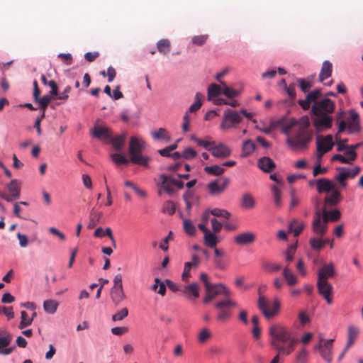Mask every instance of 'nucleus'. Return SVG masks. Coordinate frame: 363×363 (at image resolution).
Masks as SVG:
<instances>
[{
  "instance_id": "1",
  "label": "nucleus",
  "mask_w": 363,
  "mask_h": 363,
  "mask_svg": "<svg viewBox=\"0 0 363 363\" xmlns=\"http://www.w3.org/2000/svg\"><path fill=\"white\" fill-rule=\"evenodd\" d=\"M272 346L283 355L290 354L295 349L297 340L291 332L280 324L272 325L269 328Z\"/></svg>"
},
{
  "instance_id": "2",
  "label": "nucleus",
  "mask_w": 363,
  "mask_h": 363,
  "mask_svg": "<svg viewBox=\"0 0 363 363\" xmlns=\"http://www.w3.org/2000/svg\"><path fill=\"white\" fill-rule=\"evenodd\" d=\"M301 125L294 138H288L286 143L292 148H304L312 140L313 130H309V119L303 116L300 119Z\"/></svg>"
},
{
  "instance_id": "3",
  "label": "nucleus",
  "mask_w": 363,
  "mask_h": 363,
  "mask_svg": "<svg viewBox=\"0 0 363 363\" xmlns=\"http://www.w3.org/2000/svg\"><path fill=\"white\" fill-rule=\"evenodd\" d=\"M146 144L143 140H140L136 137H131L129 143L128 153L130 156V161L135 164L148 167L150 157L142 155V151L145 149Z\"/></svg>"
},
{
  "instance_id": "4",
  "label": "nucleus",
  "mask_w": 363,
  "mask_h": 363,
  "mask_svg": "<svg viewBox=\"0 0 363 363\" xmlns=\"http://www.w3.org/2000/svg\"><path fill=\"white\" fill-rule=\"evenodd\" d=\"M257 306L259 310L267 319L273 318L280 308V303L277 299L270 303L264 296L259 297Z\"/></svg>"
},
{
  "instance_id": "5",
  "label": "nucleus",
  "mask_w": 363,
  "mask_h": 363,
  "mask_svg": "<svg viewBox=\"0 0 363 363\" xmlns=\"http://www.w3.org/2000/svg\"><path fill=\"white\" fill-rule=\"evenodd\" d=\"M242 120L240 114L235 110L227 108L223 116L222 122L220 124V128L223 130H227L235 127L241 123Z\"/></svg>"
},
{
  "instance_id": "6",
  "label": "nucleus",
  "mask_w": 363,
  "mask_h": 363,
  "mask_svg": "<svg viewBox=\"0 0 363 363\" xmlns=\"http://www.w3.org/2000/svg\"><path fill=\"white\" fill-rule=\"evenodd\" d=\"M335 104L333 101L325 97L313 104L311 113H319L330 115L335 111Z\"/></svg>"
},
{
  "instance_id": "7",
  "label": "nucleus",
  "mask_w": 363,
  "mask_h": 363,
  "mask_svg": "<svg viewBox=\"0 0 363 363\" xmlns=\"http://www.w3.org/2000/svg\"><path fill=\"white\" fill-rule=\"evenodd\" d=\"M235 306L236 303L228 298L216 302L214 306L220 310L217 314V319L222 322L226 321L231 316V313L228 308Z\"/></svg>"
},
{
  "instance_id": "8",
  "label": "nucleus",
  "mask_w": 363,
  "mask_h": 363,
  "mask_svg": "<svg viewBox=\"0 0 363 363\" xmlns=\"http://www.w3.org/2000/svg\"><path fill=\"white\" fill-rule=\"evenodd\" d=\"M313 117V125L318 133L332 127L333 117L328 114L311 113Z\"/></svg>"
},
{
  "instance_id": "9",
  "label": "nucleus",
  "mask_w": 363,
  "mask_h": 363,
  "mask_svg": "<svg viewBox=\"0 0 363 363\" xmlns=\"http://www.w3.org/2000/svg\"><path fill=\"white\" fill-rule=\"evenodd\" d=\"M320 135L317 136L316 138V150H317V161H320L321 162V160L323 156L329 152L333 147L334 146L333 138L331 135H327L325 136L324 143H326L327 147H322V142L320 140Z\"/></svg>"
},
{
  "instance_id": "10",
  "label": "nucleus",
  "mask_w": 363,
  "mask_h": 363,
  "mask_svg": "<svg viewBox=\"0 0 363 363\" xmlns=\"http://www.w3.org/2000/svg\"><path fill=\"white\" fill-rule=\"evenodd\" d=\"M92 137L99 140H104L107 143L111 138V130L104 125L96 124L91 130Z\"/></svg>"
},
{
  "instance_id": "11",
  "label": "nucleus",
  "mask_w": 363,
  "mask_h": 363,
  "mask_svg": "<svg viewBox=\"0 0 363 363\" xmlns=\"http://www.w3.org/2000/svg\"><path fill=\"white\" fill-rule=\"evenodd\" d=\"M211 155L216 158L225 159L231 155V149L223 143L216 144L214 143L210 149Z\"/></svg>"
},
{
  "instance_id": "12",
  "label": "nucleus",
  "mask_w": 363,
  "mask_h": 363,
  "mask_svg": "<svg viewBox=\"0 0 363 363\" xmlns=\"http://www.w3.org/2000/svg\"><path fill=\"white\" fill-rule=\"evenodd\" d=\"M12 337L10 333L6 330H0V354L4 355L10 354L14 347H8L11 342Z\"/></svg>"
},
{
  "instance_id": "13",
  "label": "nucleus",
  "mask_w": 363,
  "mask_h": 363,
  "mask_svg": "<svg viewBox=\"0 0 363 363\" xmlns=\"http://www.w3.org/2000/svg\"><path fill=\"white\" fill-rule=\"evenodd\" d=\"M316 184V189L319 194L329 193L335 189V183L327 178H319L313 181ZM313 182H310L311 185Z\"/></svg>"
},
{
  "instance_id": "14",
  "label": "nucleus",
  "mask_w": 363,
  "mask_h": 363,
  "mask_svg": "<svg viewBox=\"0 0 363 363\" xmlns=\"http://www.w3.org/2000/svg\"><path fill=\"white\" fill-rule=\"evenodd\" d=\"M318 293L321 295L328 304H331L333 299L330 296L333 291V286L328 281H317Z\"/></svg>"
},
{
  "instance_id": "15",
  "label": "nucleus",
  "mask_w": 363,
  "mask_h": 363,
  "mask_svg": "<svg viewBox=\"0 0 363 363\" xmlns=\"http://www.w3.org/2000/svg\"><path fill=\"white\" fill-rule=\"evenodd\" d=\"M334 264L332 262L325 264L318 272L317 281H328V279L335 275Z\"/></svg>"
},
{
  "instance_id": "16",
  "label": "nucleus",
  "mask_w": 363,
  "mask_h": 363,
  "mask_svg": "<svg viewBox=\"0 0 363 363\" xmlns=\"http://www.w3.org/2000/svg\"><path fill=\"white\" fill-rule=\"evenodd\" d=\"M255 235L252 232H244L234 238L235 242L238 245H247L255 242Z\"/></svg>"
},
{
  "instance_id": "17",
  "label": "nucleus",
  "mask_w": 363,
  "mask_h": 363,
  "mask_svg": "<svg viewBox=\"0 0 363 363\" xmlns=\"http://www.w3.org/2000/svg\"><path fill=\"white\" fill-rule=\"evenodd\" d=\"M337 170L339 172L337 179H347V177H355L359 173L361 169L359 166H355L352 169L345 167H339Z\"/></svg>"
},
{
  "instance_id": "18",
  "label": "nucleus",
  "mask_w": 363,
  "mask_h": 363,
  "mask_svg": "<svg viewBox=\"0 0 363 363\" xmlns=\"http://www.w3.org/2000/svg\"><path fill=\"white\" fill-rule=\"evenodd\" d=\"M206 296L203 298V303L207 304L216 296L220 294V287L218 284H211V285H206Z\"/></svg>"
},
{
  "instance_id": "19",
  "label": "nucleus",
  "mask_w": 363,
  "mask_h": 363,
  "mask_svg": "<svg viewBox=\"0 0 363 363\" xmlns=\"http://www.w3.org/2000/svg\"><path fill=\"white\" fill-rule=\"evenodd\" d=\"M333 339L327 340L323 343V347L320 350V354L323 359L327 362L330 363L332 362V350Z\"/></svg>"
},
{
  "instance_id": "20",
  "label": "nucleus",
  "mask_w": 363,
  "mask_h": 363,
  "mask_svg": "<svg viewBox=\"0 0 363 363\" xmlns=\"http://www.w3.org/2000/svg\"><path fill=\"white\" fill-rule=\"evenodd\" d=\"M191 262H187L184 264V269L182 274L183 281H187L191 277L190 270L192 267H196L199 265V259L196 255H193Z\"/></svg>"
},
{
  "instance_id": "21",
  "label": "nucleus",
  "mask_w": 363,
  "mask_h": 363,
  "mask_svg": "<svg viewBox=\"0 0 363 363\" xmlns=\"http://www.w3.org/2000/svg\"><path fill=\"white\" fill-rule=\"evenodd\" d=\"M184 294H186L188 298L193 301L199 296V286L196 282L191 283L184 286L182 291Z\"/></svg>"
},
{
  "instance_id": "22",
  "label": "nucleus",
  "mask_w": 363,
  "mask_h": 363,
  "mask_svg": "<svg viewBox=\"0 0 363 363\" xmlns=\"http://www.w3.org/2000/svg\"><path fill=\"white\" fill-rule=\"evenodd\" d=\"M257 163L259 168L267 173L271 172L276 167L274 162L269 157H261Z\"/></svg>"
},
{
  "instance_id": "23",
  "label": "nucleus",
  "mask_w": 363,
  "mask_h": 363,
  "mask_svg": "<svg viewBox=\"0 0 363 363\" xmlns=\"http://www.w3.org/2000/svg\"><path fill=\"white\" fill-rule=\"evenodd\" d=\"M111 298L116 306H118L125 298L123 287H112L111 289Z\"/></svg>"
},
{
  "instance_id": "24",
  "label": "nucleus",
  "mask_w": 363,
  "mask_h": 363,
  "mask_svg": "<svg viewBox=\"0 0 363 363\" xmlns=\"http://www.w3.org/2000/svg\"><path fill=\"white\" fill-rule=\"evenodd\" d=\"M327 222L313 220L312 222V231L318 236L324 235L328 230Z\"/></svg>"
},
{
  "instance_id": "25",
  "label": "nucleus",
  "mask_w": 363,
  "mask_h": 363,
  "mask_svg": "<svg viewBox=\"0 0 363 363\" xmlns=\"http://www.w3.org/2000/svg\"><path fill=\"white\" fill-rule=\"evenodd\" d=\"M331 192V194L327 196L324 199L325 205L335 206L340 203L342 199L340 192L335 188Z\"/></svg>"
},
{
  "instance_id": "26",
  "label": "nucleus",
  "mask_w": 363,
  "mask_h": 363,
  "mask_svg": "<svg viewBox=\"0 0 363 363\" xmlns=\"http://www.w3.org/2000/svg\"><path fill=\"white\" fill-rule=\"evenodd\" d=\"M125 134L113 136V133L111 134V138L108 140L107 143H111L113 147L116 151H121L125 142Z\"/></svg>"
},
{
  "instance_id": "27",
  "label": "nucleus",
  "mask_w": 363,
  "mask_h": 363,
  "mask_svg": "<svg viewBox=\"0 0 363 363\" xmlns=\"http://www.w3.org/2000/svg\"><path fill=\"white\" fill-rule=\"evenodd\" d=\"M332 66V63L328 60H325L323 62L321 70L319 74L320 82H322L331 76Z\"/></svg>"
},
{
  "instance_id": "28",
  "label": "nucleus",
  "mask_w": 363,
  "mask_h": 363,
  "mask_svg": "<svg viewBox=\"0 0 363 363\" xmlns=\"http://www.w3.org/2000/svg\"><path fill=\"white\" fill-rule=\"evenodd\" d=\"M223 86L220 84H216L215 83L211 84L208 88V100L213 101V98L218 97L222 94Z\"/></svg>"
},
{
  "instance_id": "29",
  "label": "nucleus",
  "mask_w": 363,
  "mask_h": 363,
  "mask_svg": "<svg viewBox=\"0 0 363 363\" xmlns=\"http://www.w3.org/2000/svg\"><path fill=\"white\" fill-rule=\"evenodd\" d=\"M220 84L223 86L222 94L229 99L238 97L240 94V91L234 89L228 86L225 82L220 81Z\"/></svg>"
},
{
  "instance_id": "30",
  "label": "nucleus",
  "mask_w": 363,
  "mask_h": 363,
  "mask_svg": "<svg viewBox=\"0 0 363 363\" xmlns=\"http://www.w3.org/2000/svg\"><path fill=\"white\" fill-rule=\"evenodd\" d=\"M203 242L205 245L208 247L213 248L218 242V238L216 233L209 231L203 236Z\"/></svg>"
},
{
  "instance_id": "31",
  "label": "nucleus",
  "mask_w": 363,
  "mask_h": 363,
  "mask_svg": "<svg viewBox=\"0 0 363 363\" xmlns=\"http://www.w3.org/2000/svg\"><path fill=\"white\" fill-rule=\"evenodd\" d=\"M305 228V224L303 221L294 219L289 225V230L290 232H293L294 236H298L302 232Z\"/></svg>"
},
{
  "instance_id": "32",
  "label": "nucleus",
  "mask_w": 363,
  "mask_h": 363,
  "mask_svg": "<svg viewBox=\"0 0 363 363\" xmlns=\"http://www.w3.org/2000/svg\"><path fill=\"white\" fill-rule=\"evenodd\" d=\"M255 144L250 139L242 143L241 157H246L251 155L255 150Z\"/></svg>"
},
{
  "instance_id": "33",
  "label": "nucleus",
  "mask_w": 363,
  "mask_h": 363,
  "mask_svg": "<svg viewBox=\"0 0 363 363\" xmlns=\"http://www.w3.org/2000/svg\"><path fill=\"white\" fill-rule=\"evenodd\" d=\"M7 189L14 199H18L21 194V189L17 179H12L7 184Z\"/></svg>"
},
{
  "instance_id": "34",
  "label": "nucleus",
  "mask_w": 363,
  "mask_h": 363,
  "mask_svg": "<svg viewBox=\"0 0 363 363\" xmlns=\"http://www.w3.org/2000/svg\"><path fill=\"white\" fill-rule=\"evenodd\" d=\"M282 275L289 286H294L298 282L296 277L291 272L288 267L284 268Z\"/></svg>"
},
{
  "instance_id": "35",
  "label": "nucleus",
  "mask_w": 363,
  "mask_h": 363,
  "mask_svg": "<svg viewBox=\"0 0 363 363\" xmlns=\"http://www.w3.org/2000/svg\"><path fill=\"white\" fill-rule=\"evenodd\" d=\"M241 206L246 209H251L255 206V201L252 196L248 193L244 194L241 199Z\"/></svg>"
},
{
  "instance_id": "36",
  "label": "nucleus",
  "mask_w": 363,
  "mask_h": 363,
  "mask_svg": "<svg viewBox=\"0 0 363 363\" xmlns=\"http://www.w3.org/2000/svg\"><path fill=\"white\" fill-rule=\"evenodd\" d=\"M58 302L53 299H48L44 301L43 302V308L45 311L49 314H54L57 309Z\"/></svg>"
},
{
  "instance_id": "37",
  "label": "nucleus",
  "mask_w": 363,
  "mask_h": 363,
  "mask_svg": "<svg viewBox=\"0 0 363 363\" xmlns=\"http://www.w3.org/2000/svg\"><path fill=\"white\" fill-rule=\"evenodd\" d=\"M204 171L209 175L220 176L225 172V168L221 165H212L204 167Z\"/></svg>"
},
{
  "instance_id": "38",
  "label": "nucleus",
  "mask_w": 363,
  "mask_h": 363,
  "mask_svg": "<svg viewBox=\"0 0 363 363\" xmlns=\"http://www.w3.org/2000/svg\"><path fill=\"white\" fill-rule=\"evenodd\" d=\"M208 189L211 195H216L222 193L225 189V186H219L218 180L216 179L208 184Z\"/></svg>"
},
{
  "instance_id": "39",
  "label": "nucleus",
  "mask_w": 363,
  "mask_h": 363,
  "mask_svg": "<svg viewBox=\"0 0 363 363\" xmlns=\"http://www.w3.org/2000/svg\"><path fill=\"white\" fill-rule=\"evenodd\" d=\"M171 44L167 39H161L157 43V50L164 55L168 53L170 50Z\"/></svg>"
},
{
  "instance_id": "40",
  "label": "nucleus",
  "mask_w": 363,
  "mask_h": 363,
  "mask_svg": "<svg viewBox=\"0 0 363 363\" xmlns=\"http://www.w3.org/2000/svg\"><path fill=\"white\" fill-rule=\"evenodd\" d=\"M21 320L18 325L19 329L22 330L32 324L33 318H30L25 311L21 312Z\"/></svg>"
},
{
  "instance_id": "41",
  "label": "nucleus",
  "mask_w": 363,
  "mask_h": 363,
  "mask_svg": "<svg viewBox=\"0 0 363 363\" xmlns=\"http://www.w3.org/2000/svg\"><path fill=\"white\" fill-rule=\"evenodd\" d=\"M361 125L359 120L350 121L347 126V132L349 134H355L360 131Z\"/></svg>"
},
{
  "instance_id": "42",
  "label": "nucleus",
  "mask_w": 363,
  "mask_h": 363,
  "mask_svg": "<svg viewBox=\"0 0 363 363\" xmlns=\"http://www.w3.org/2000/svg\"><path fill=\"white\" fill-rule=\"evenodd\" d=\"M52 95L45 94L43 97H38V99H34L35 102L39 104L40 108L41 110H45L48 106V104L52 101Z\"/></svg>"
},
{
  "instance_id": "43",
  "label": "nucleus",
  "mask_w": 363,
  "mask_h": 363,
  "mask_svg": "<svg viewBox=\"0 0 363 363\" xmlns=\"http://www.w3.org/2000/svg\"><path fill=\"white\" fill-rule=\"evenodd\" d=\"M341 217V213L338 209H333L328 211L326 213V222L328 223L329 221H337Z\"/></svg>"
},
{
  "instance_id": "44",
  "label": "nucleus",
  "mask_w": 363,
  "mask_h": 363,
  "mask_svg": "<svg viewBox=\"0 0 363 363\" xmlns=\"http://www.w3.org/2000/svg\"><path fill=\"white\" fill-rule=\"evenodd\" d=\"M272 192L274 198V203L277 208H280L282 205L281 192L276 186H272Z\"/></svg>"
},
{
  "instance_id": "45",
  "label": "nucleus",
  "mask_w": 363,
  "mask_h": 363,
  "mask_svg": "<svg viewBox=\"0 0 363 363\" xmlns=\"http://www.w3.org/2000/svg\"><path fill=\"white\" fill-rule=\"evenodd\" d=\"M311 247L314 250L319 251L324 247V242L320 238H311L309 240Z\"/></svg>"
},
{
  "instance_id": "46",
  "label": "nucleus",
  "mask_w": 363,
  "mask_h": 363,
  "mask_svg": "<svg viewBox=\"0 0 363 363\" xmlns=\"http://www.w3.org/2000/svg\"><path fill=\"white\" fill-rule=\"evenodd\" d=\"M113 162L116 164H128L129 161L124 155L113 153L111 155Z\"/></svg>"
},
{
  "instance_id": "47",
  "label": "nucleus",
  "mask_w": 363,
  "mask_h": 363,
  "mask_svg": "<svg viewBox=\"0 0 363 363\" xmlns=\"http://www.w3.org/2000/svg\"><path fill=\"white\" fill-rule=\"evenodd\" d=\"M176 207L173 201H167L162 207V212L168 215H173L175 213Z\"/></svg>"
},
{
  "instance_id": "48",
  "label": "nucleus",
  "mask_w": 363,
  "mask_h": 363,
  "mask_svg": "<svg viewBox=\"0 0 363 363\" xmlns=\"http://www.w3.org/2000/svg\"><path fill=\"white\" fill-rule=\"evenodd\" d=\"M101 217V213H91L89 216V222L88 223L87 228L89 229H92L96 226V225L99 223V220Z\"/></svg>"
},
{
  "instance_id": "49",
  "label": "nucleus",
  "mask_w": 363,
  "mask_h": 363,
  "mask_svg": "<svg viewBox=\"0 0 363 363\" xmlns=\"http://www.w3.org/2000/svg\"><path fill=\"white\" fill-rule=\"evenodd\" d=\"M262 267L265 270L271 273L278 272L281 269L280 264H272L267 261L263 262Z\"/></svg>"
},
{
  "instance_id": "50",
  "label": "nucleus",
  "mask_w": 363,
  "mask_h": 363,
  "mask_svg": "<svg viewBox=\"0 0 363 363\" xmlns=\"http://www.w3.org/2000/svg\"><path fill=\"white\" fill-rule=\"evenodd\" d=\"M184 229L185 232L189 235H194L196 230L194 225L190 220H184Z\"/></svg>"
},
{
  "instance_id": "51",
  "label": "nucleus",
  "mask_w": 363,
  "mask_h": 363,
  "mask_svg": "<svg viewBox=\"0 0 363 363\" xmlns=\"http://www.w3.org/2000/svg\"><path fill=\"white\" fill-rule=\"evenodd\" d=\"M211 214L216 217H223L226 219H229L230 217V213L228 211L217 208L211 210Z\"/></svg>"
},
{
  "instance_id": "52",
  "label": "nucleus",
  "mask_w": 363,
  "mask_h": 363,
  "mask_svg": "<svg viewBox=\"0 0 363 363\" xmlns=\"http://www.w3.org/2000/svg\"><path fill=\"white\" fill-rule=\"evenodd\" d=\"M128 315V310L126 308H123V309L118 311L116 313H115L112 316V320L114 322L122 320L125 317H127Z\"/></svg>"
},
{
  "instance_id": "53",
  "label": "nucleus",
  "mask_w": 363,
  "mask_h": 363,
  "mask_svg": "<svg viewBox=\"0 0 363 363\" xmlns=\"http://www.w3.org/2000/svg\"><path fill=\"white\" fill-rule=\"evenodd\" d=\"M196 155V151L190 147L185 148L182 152L183 158L187 160L194 158Z\"/></svg>"
},
{
  "instance_id": "54",
  "label": "nucleus",
  "mask_w": 363,
  "mask_h": 363,
  "mask_svg": "<svg viewBox=\"0 0 363 363\" xmlns=\"http://www.w3.org/2000/svg\"><path fill=\"white\" fill-rule=\"evenodd\" d=\"M208 38V35H195L192 38L191 42L194 45L201 46L206 43Z\"/></svg>"
},
{
  "instance_id": "55",
  "label": "nucleus",
  "mask_w": 363,
  "mask_h": 363,
  "mask_svg": "<svg viewBox=\"0 0 363 363\" xmlns=\"http://www.w3.org/2000/svg\"><path fill=\"white\" fill-rule=\"evenodd\" d=\"M298 82L299 83V86H300L301 90L303 93L308 92V89L313 86L312 82H307L303 78L298 79Z\"/></svg>"
},
{
  "instance_id": "56",
  "label": "nucleus",
  "mask_w": 363,
  "mask_h": 363,
  "mask_svg": "<svg viewBox=\"0 0 363 363\" xmlns=\"http://www.w3.org/2000/svg\"><path fill=\"white\" fill-rule=\"evenodd\" d=\"M327 171L328 168L325 167H322L321 162L320 161H317L313 170V175L316 177L318 174H325Z\"/></svg>"
},
{
  "instance_id": "57",
  "label": "nucleus",
  "mask_w": 363,
  "mask_h": 363,
  "mask_svg": "<svg viewBox=\"0 0 363 363\" xmlns=\"http://www.w3.org/2000/svg\"><path fill=\"white\" fill-rule=\"evenodd\" d=\"M321 96V91L319 89H313V91L308 93L306 95L307 99L311 102L315 101Z\"/></svg>"
},
{
  "instance_id": "58",
  "label": "nucleus",
  "mask_w": 363,
  "mask_h": 363,
  "mask_svg": "<svg viewBox=\"0 0 363 363\" xmlns=\"http://www.w3.org/2000/svg\"><path fill=\"white\" fill-rule=\"evenodd\" d=\"M326 213H327V209L325 207H324L321 210H317L315 212V216L313 220H323L324 222H326Z\"/></svg>"
},
{
  "instance_id": "59",
  "label": "nucleus",
  "mask_w": 363,
  "mask_h": 363,
  "mask_svg": "<svg viewBox=\"0 0 363 363\" xmlns=\"http://www.w3.org/2000/svg\"><path fill=\"white\" fill-rule=\"evenodd\" d=\"M12 307H6L0 306V313L4 314L9 320L14 318V313L12 311Z\"/></svg>"
},
{
  "instance_id": "60",
  "label": "nucleus",
  "mask_w": 363,
  "mask_h": 363,
  "mask_svg": "<svg viewBox=\"0 0 363 363\" xmlns=\"http://www.w3.org/2000/svg\"><path fill=\"white\" fill-rule=\"evenodd\" d=\"M72 89V87L69 85H67L64 89V91L61 94H57V99L59 100H62L63 101H65L68 99L69 95L68 94L70 92Z\"/></svg>"
},
{
  "instance_id": "61",
  "label": "nucleus",
  "mask_w": 363,
  "mask_h": 363,
  "mask_svg": "<svg viewBox=\"0 0 363 363\" xmlns=\"http://www.w3.org/2000/svg\"><path fill=\"white\" fill-rule=\"evenodd\" d=\"M17 238L19 240V245L21 247H26L28 244V239L26 235L21 234L20 232H18L16 234Z\"/></svg>"
},
{
  "instance_id": "62",
  "label": "nucleus",
  "mask_w": 363,
  "mask_h": 363,
  "mask_svg": "<svg viewBox=\"0 0 363 363\" xmlns=\"http://www.w3.org/2000/svg\"><path fill=\"white\" fill-rule=\"evenodd\" d=\"M174 146H167L163 149L158 150V153L162 156L164 157H169L170 154L172 151H174Z\"/></svg>"
},
{
  "instance_id": "63",
  "label": "nucleus",
  "mask_w": 363,
  "mask_h": 363,
  "mask_svg": "<svg viewBox=\"0 0 363 363\" xmlns=\"http://www.w3.org/2000/svg\"><path fill=\"white\" fill-rule=\"evenodd\" d=\"M308 357V353L306 349L303 348L296 355V361L298 363H304Z\"/></svg>"
},
{
  "instance_id": "64",
  "label": "nucleus",
  "mask_w": 363,
  "mask_h": 363,
  "mask_svg": "<svg viewBox=\"0 0 363 363\" xmlns=\"http://www.w3.org/2000/svg\"><path fill=\"white\" fill-rule=\"evenodd\" d=\"M213 233H218L221 230L222 224L216 218L211 220Z\"/></svg>"
}]
</instances>
